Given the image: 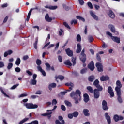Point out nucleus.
I'll use <instances>...</instances> for the list:
<instances>
[{
	"label": "nucleus",
	"mask_w": 124,
	"mask_h": 124,
	"mask_svg": "<svg viewBox=\"0 0 124 124\" xmlns=\"http://www.w3.org/2000/svg\"><path fill=\"white\" fill-rule=\"evenodd\" d=\"M70 95L71 97L75 100V103L76 104H78V103H79V101L81 100V98L82 97V93L79 89H78L75 92L73 91L72 92Z\"/></svg>",
	"instance_id": "1"
},
{
	"label": "nucleus",
	"mask_w": 124,
	"mask_h": 124,
	"mask_svg": "<svg viewBox=\"0 0 124 124\" xmlns=\"http://www.w3.org/2000/svg\"><path fill=\"white\" fill-rule=\"evenodd\" d=\"M24 106L26 107L27 109H36V108H38V105L37 104H33L30 103H25Z\"/></svg>",
	"instance_id": "2"
},
{
	"label": "nucleus",
	"mask_w": 124,
	"mask_h": 124,
	"mask_svg": "<svg viewBox=\"0 0 124 124\" xmlns=\"http://www.w3.org/2000/svg\"><path fill=\"white\" fill-rule=\"evenodd\" d=\"M86 59V55L85 54V49H83L80 55V60L83 63H85Z\"/></svg>",
	"instance_id": "3"
},
{
	"label": "nucleus",
	"mask_w": 124,
	"mask_h": 124,
	"mask_svg": "<svg viewBox=\"0 0 124 124\" xmlns=\"http://www.w3.org/2000/svg\"><path fill=\"white\" fill-rule=\"evenodd\" d=\"M117 86L115 87V91L117 92H121V88H122V84L120 80H117L116 82Z\"/></svg>",
	"instance_id": "4"
},
{
	"label": "nucleus",
	"mask_w": 124,
	"mask_h": 124,
	"mask_svg": "<svg viewBox=\"0 0 124 124\" xmlns=\"http://www.w3.org/2000/svg\"><path fill=\"white\" fill-rule=\"evenodd\" d=\"M45 65L46 66V69L47 71H50V70H52V71H55V68L54 67V66H52L51 67V65H50L49 63H46Z\"/></svg>",
	"instance_id": "5"
},
{
	"label": "nucleus",
	"mask_w": 124,
	"mask_h": 124,
	"mask_svg": "<svg viewBox=\"0 0 124 124\" xmlns=\"http://www.w3.org/2000/svg\"><path fill=\"white\" fill-rule=\"evenodd\" d=\"M96 67H97L99 72H102L103 71V66L101 63L97 62L96 63Z\"/></svg>",
	"instance_id": "6"
},
{
	"label": "nucleus",
	"mask_w": 124,
	"mask_h": 124,
	"mask_svg": "<svg viewBox=\"0 0 124 124\" xmlns=\"http://www.w3.org/2000/svg\"><path fill=\"white\" fill-rule=\"evenodd\" d=\"M94 63L93 61H92L88 65V68H89L91 71L94 70Z\"/></svg>",
	"instance_id": "7"
},
{
	"label": "nucleus",
	"mask_w": 124,
	"mask_h": 124,
	"mask_svg": "<svg viewBox=\"0 0 124 124\" xmlns=\"http://www.w3.org/2000/svg\"><path fill=\"white\" fill-rule=\"evenodd\" d=\"M102 105L103 110L104 111H107V110L109 109V108L107 106V102L105 100H103Z\"/></svg>",
	"instance_id": "8"
},
{
	"label": "nucleus",
	"mask_w": 124,
	"mask_h": 124,
	"mask_svg": "<svg viewBox=\"0 0 124 124\" xmlns=\"http://www.w3.org/2000/svg\"><path fill=\"white\" fill-rule=\"evenodd\" d=\"M93 93H94V97L95 99H97L99 98V96H100V93L99 91H97V89H95L93 90Z\"/></svg>",
	"instance_id": "9"
},
{
	"label": "nucleus",
	"mask_w": 124,
	"mask_h": 124,
	"mask_svg": "<svg viewBox=\"0 0 124 124\" xmlns=\"http://www.w3.org/2000/svg\"><path fill=\"white\" fill-rule=\"evenodd\" d=\"M108 93H109L110 97H114V96H115V93L113 92V88H112V87L109 86L108 87Z\"/></svg>",
	"instance_id": "10"
},
{
	"label": "nucleus",
	"mask_w": 124,
	"mask_h": 124,
	"mask_svg": "<svg viewBox=\"0 0 124 124\" xmlns=\"http://www.w3.org/2000/svg\"><path fill=\"white\" fill-rule=\"evenodd\" d=\"M66 54L69 57H72L73 56V51L70 50V48H68L65 50Z\"/></svg>",
	"instance_id": "11"
},
{
	"label": "nucleus",
	"mask_w": 124,
	"mask_h": 124,
	"mask_svg": "<svg viewBox=\"0 0 124 124\" xmlns=\"http://www.w3.org/2000/svg\"><path fill=\"white\" fill-rule=\"evenodd\" d=\"M105 117L106 118V120H107V122L108 124H111V117L110 115L108 114V113H105Z\"/></svg>",
	"instance_id": "12"
},
{
	"label": "nucleus",
	"mask_w": 124,
	"mask_h": 124,
	"mask_svg": "<svg viewBox=\"0 0 124 124\" xmlns=\"http://www.w3.org/2000/svg\"><path fill=\"white\" fill-rule=\"evenodd\" d=\"M116 93L118 96L117 99H118V102L119 103H122L123 102V99H122V97H121V95H122V93L116 92Z\"/></svg>",
	"instance_id": "13"
},
{
	"label": "nucleus",
	"mask_w": 124,
	"mask_h": 124,
	"mask_svg": "<svg viewBox=\"0 0 124 124\" xmlns=\"http://www.w3.org/2000/svg\"><path fill=\"white\" fill-rule=\"evenodd\" d=\"M109 79H110V78H109L108 76H102V77H100V81H101V82L108 81Z\"/></svg>",
	"instance_id": "14"
},
{
	"label": "nucleus",
	"mask_w": 124,
	"mask_h": 124,
	"mask_svg": "<svg viewBox=\"0 0 124 124\" xmlns=\"http://www.w3.org/2000/svg\"><path fill=\"white\" fill-rule=\"evenodd\" d=\"M81 51H82V46L80 44H77V49L76 50V53L77 54H80L81 53Z\"/></svg>",
	"instance_id": "15"
},
{
	"label": "nucleus",
	"mask_w": 124,
	"mask_h": 124,
	"mask_svg": "<svg viewBox=\"0 0 124 124\" xmlns=\"http://www.w3.org/2000/svg\"><path fill=\"white\" fill-rule=\"evenodd\" d=\"M37 68L38 71L42 73V75L44 76H46V72H45V71L42 69V67H41V66H37Z\"/></svg>",
	"instance_id": "16"
},
{
	"label": "nucleus",
	"mask_w": 124,
	"mask_h": 124,
	"mask_svg": "<svg viewBox=\"0 0 124 124\" xmlns=\"http://www.w3.org/2000/svg\"><path fill=\"white\" fill-rule=\"evenodd\" d=\"M114 42H116V43H121V39L117 36H113L111 39Z\"/></svg>",
	"instance_id": "17"
},
{
	"label": "nucleus",
	"mask_w": 124,
	"mask_h": 124,
	"mask_svg": "<svg viewBox=\"0 0 124 124\" xmlns=\"http://www.w3.org/2000/svg\"><path fill=\"white\" fill-rule=\"evenodd\" d=\"M45 8L50 9V10H55V9H57V8H58V6L46 5V6H45Z\"/></svg>",
	"instance_id": "18"
},
{
	"label": "nucleus",
	"mask_w": 124,
	"mask_h": 124,
	"mask_svg": "<svg viewBox=\"0 0 124 124\" xmlns=\"http://www.w3.org/2000/svg\"><path fill=\"white\" fill-rule=\"evenodd\" d=\"M108 28L110 29L111 32L115 33L116 32V29L115 28V26L112 24H109L108 25Z\"/></svg>",
	"instance_id": "19"
},
{
	"label": "nucleus",
	"mask_w": 124,
	"mask_h": 124,
	"mask_svg": "<svg viewBox=\"0 0 124 124\" xmlns=\"http://www.w3.org/2000/svg\"><path fill=\"white\" fill-rule=\"evenodd\" d=\"M45 19L46 21V22H52V21L53 20V19L50 17V16H49V14H46V15Z\"/></svg>",
	"instance_id": "20"
},
{
	"label": "nucleus",
	"mask_w": 124,
	"mask_h": 124,
	"mask_svg": "<svg viewBox=\"0 0 124 124\" xmlns=\"http://www.w3.org/2000/svg\"><path fill=\"white\" fill-rule=\"evenodd\" d=\"M83 97H84V101L86 103H87V102H88L89 100H90V97H89V95H88V94L87 93H85L84 94Z\"/></svg>",
	"instance_id": "21"
},
{
	"label": "nucleus",
	"mask_w": 124,
	"mask_h": 124,
	"mask_svg": "<svg viewBox=\"0 0 124 124\" xmlns=\"http://www.w3.org/2000/svg\"><path fill=\"white\" fill-rule=\"evenodd\" d=\"M108 15L111 19H114V18H115V14H114V12L111 10H109Z\"/></svg>",
	"instance_id": "22"
},
{
	"label": "nucleus",
	"mask_w": 124,
	"mask_h": 124,
	"mask_svg": "<svg viewBox=\"0 0 124 124\" xmlns=\"http://www.w3.org/2000/svg\"><path fill=\"white\" fill-rule=\"evenodd\" d=\"M95 79V77L93 75L90 76L88 77V81L89 82H93Z\"/></svg>",
	"instance_id": "23"
},
{
	"label": "nucleus",
	"mask_w": 124,
	"mask_h": 124,
	"mask_svg": "<svg viewBox=\"0 0 124 124\" xmlns=\"http://www.w3.org/2000/svg\"><path fill=\"white\" fill-rule=\"evenodd\" d=\"M90 14L92 17H93V18L94 20H96V21H98V17L97 16L95 15L94 13H93V12H92L91 13H90Z\"/></svg>",
	"instance_id": "24"
},
{
	"label": "nucleus",
	"mask_w": 124,
	"mask_h": 124,
	"mask_svg": "<svg viewBox=\"0 0 124 124\" xmlns=\"http://www.w3.org/2000/svg\"><path fill=\"white\" fill-rule=\"evenodd\" d=\"M56 87H57V84L52 83L49 85L48 89L49 90H52V88H56Z\"/></svg>",
	"instance_id": "25"
},
{
	"label": "nucleus",
	"mask_w": 124,
	"mask_h": 124,
	"mask_svg": "<svg viewBox=\"0 0 124 124\" xmlns=\"http://www.w3.org/2000/svg\"><path fill=\"white\" fill-rule=\"evenodd\" d=\"M64 64L68 65V66H72V63L70 62V61L68 60L64 62Z\"/></svg>",
	"instance_id": "26"
},
{
	"label": "nucleus",
	"mask_w": 124,
	"mask_h": 124,
	"mask_svg": "<svg viewBox=\"0 0 124 124\" xmlns=\"http://www.w3.org/2000/svg\"><path fill=\"white\" fill-rule=\"evenodd\" d=\"M35 40V42L33 44V46L34 49L36 50L37 49V43H38V38H36Z\"/></svg>",
	"instance_id": "27"
},
{
	"label": "nucleus",
	"mask_w": 124,
	"mask_h": 124,
	"mask_svg": "<svg viewBox=\"0 0 124 124\" xmlns=\"http://www.w3.org/2000/svg\"><path fill=\"white\" fill-rule=\"evenodd\" d=\"M96 88H97V91L98 92H101L102 90H103V88H102V86H100V84H98V85L95 86Z\"/></svg>",
	"instance_id": "28"
},
{
	"label": "nucleus",
	"mask_w": 124,
	"mask_h": 124,
	"mask_svg": "<svg viewBox=\"0 0 124 124\" xmlns=\"http://www.w3.org/2000/svg\"><path fill=\"white\" fill-rule=\"evenodd\" d=\"M56 79H59L60 81H62L64 79V76L62 75H59L58 76L56 77Z\"/></svg>",
	"instance_id": "29"
},
{
	"label": "nucleus",
	"mask_w": 124,
	"mask_h": 124,
	"mask_svg": "<svg viewBox=\"0 0 124 124\" xmlns=\"http://www.w3.org/2000/svg\"><path fill=\"white\" fill-rule=\"evenodd\" d=\"M20 63H21V59H20V58H17L16 61V64L18 66H19Z\"/></svg>",
	"instance_id": "30"
},
{
	"label": "nucleus",
	"mask_w": 124,
	"mask_h": 124,
	"mask_svg": "<svg viewBox=\"0 0 124 124\" xmlns=\"http://www.w3.org/2000/svg\"><path fill=\"white\" fill-rule=\"evenodd\" d=\"M87 90H88V91L91 93H93V87H92V86H88L87 87Z\"/></svg>",
	"instance_id": "31"
},
{
	"label": "nucleus",
	"mask_w": 124,
	"mask_h": 124,
	"mask_svg": "<svg viewBox=\"0 0 124 124\" xmlns=\"http://www.w3.org/2000/svg\"><path fill=\"white\" fill-rule=\"evenodd\" d=\"M37 81L36 79H31L30 81V85H36Z\"/></svg>",
	"instance_id": "32"
},
{
	"label": "nucleus",
	"mask_w": 124,
	"mask_h": 124,
	"mask_svg": "<svg viewBox=\"0 0 124 124\" xmlns=\"http://www.w3.org/2000/svg\"><path fill=\"white\" fill-rule=\"evenodd\" d=\"M36 63L38 65L37 66H41L40 65L42 63V61H41L39 59H37L36 61Z\"/></svg>",
	"instance_id": "33"
},
{
	"label": "nucleus",
	"mask_w": 124,
	"mask_h": 124,
	"mask_svg": "<svg viewBox=\"0 0 124 124\" xmlns=\"http://www.w3.org/2000/svg\"><path fill=\"white\" fill-rule=\"evenodd\" d=\"M27 121H29V118H25L21 120L18 124H23L24 123H26Z\"/></svg>",
	"instance_id": "34"
},
{
	"label": "nucleus",
	"mask_w": 124,
	"mask_h": 124,
	"mask_svg": "<svg viewBox=\"0 0 124 124\" xmlns=\"http://www.w3.org/2000/svg\"><path fill=\"white\" fill-rule=\"evenodd\" d=\"M77 19L78 20H79L80 21H82V22H85V18L82 17V16H76Z\"/></svg>",
	"instance_id": "35"
},
{
	"label": "nucleus",
	"mask_w": 124,
	"mask_h": 124,
	"mask_svg": "<svg viewBox=\"0 0 124 124\" xmlns=\"http://www.w3.org/2000/svg\"><path fill=\"white\" fill-rule=\"evenodd\" d=\"M83 113L85 115V116H90V113H89V110L88 109H84L83 110Z\"/></svg>",
	"instance_id": "36"
},
{
	"label": "nucleus",
	"mask_w": 124,
	"mask_h": 124,
	"mask_svg": "<svg viewBox=\"0 0 124 124\" xmlns=\"http://www.w3.org/2000/svg\"><path fill=\"white\" fill-rule=\"evenodd\" d=\"M65 104L67 106H68L69 107H71L72 106V104H71V103L68 101L65 100L64 101Z\"/></svg>",
	"instance_id": "37"
},
{
	"label": "nucleus",
	"mask_w": 124,
	"mask_h": 124,
	"mask_svg": "<svg viewBox=\"0 0 124 124\" xmlns=\"http://www.w3.org/2000/svg\"><path fill=\"white\" fill-rule=\"evenodd\" d=\"M0 92H1L2 93H3V94H4L5 96H6V97H9V96L7 95L5 93H4V91H3V89L2 87L0 88Z\"/></svg>",
	"instance_id": "38"
},
{
	"label": "nucleus",
	"mask_w": 124,
	"mask_h": 124,
	"mask_svg": "<svg viewBox=\"0 0 124 124\" xmlns=\"http://www.w3.org/2000/svg\"><path fill=\"white\" fill-rule=\"evenodd\" d=\"M93 85L94 86V87L99 85V80H98V79L95 80V81L93 82Z\"/></svg>",
	"instance_id": "39"
},
{
	"label": "nucleus",
	"mask_w": 124,
	"mask_h": 124,
	"mask_svg": "<svg viewBox=\"0 0 124 124\" xmlns=\"http://www.w3.org/2000/svg\"><path fill=\"white\" fill-rule=\"evenodd\" d=\"M87 71H88V69H87V68H85L80 70V73L81 74H84V73H86Z\"/></svg>",
	"instance_id": "40"
},
{
	"label": "nucleus",
	"mask_w": 124,
	"mask_h": 124,
	"mask_svg": "<svg viewBox=\"0 0 124 124\" xmlns=\"http://www.w3.org/2000/svg\"><path fill=\"white\" fill-rule=\"evenodd\" d=\"M72 114L73 117H74V118H76V117H78V116H79V112L77 111H75Z\"/></svg>",
	"instance_id": "41"
},
{
	"label": "nucleus",
	"mask_w": 124,
	"mask_h": 124,
	"mask_svg": "<svg viewBox=\"0 0 124 124\" xmlns=\"http://www.w3.org/2000/svg\"><path fill=\"white\" fill-rule=\"evenodd\" d=\"M113 119H114V120L115 121V122H119V116H118V115H114Z\"/></svg>",
	"instance_id": "42"
},
{
	"label": "nucleus",
	"mask_w": 124,
	"mask_h": 124,
	"mask_svg": "<svg viewBox=\"0 0 124 124\" xmlns=\"http://www.w3.org/2000/svg\"><path fill=\"white\" fill-rule=\"evenodd\" d=\"M88 40L89 42L92 43L93 41V40H94V39L92 36H90L88 37Z\"/></svg>",
	"instance_id": "43"
},
{
	"label": "nucleus",
	"mask_w": 124,
	"mask_h": 124,
	"mask_svg": "<svg viewBox=\"0 0 124 124\" xmlns=\"http://www.w3.org/2000/svg\"><path fill=\"white\" fill-rule=\"evenodd\" d=\"M72 62H73V65H75L76 64V58L74 57L72 58Z\"/></svg>",
	"instance_id": "44"
},
{
	"label": "nucleus",
	"mask_w": 124,
	"mask_h": 124,
	"mask_svg": "<svg viewBox=\"0 0 124 124\" xmlns=\"http://www.w3.org/2000/svg\"><path fill=\"white\" fill-rule=\"evenodd\" d=\"M81 40L82 39L81 38V35H80V34H78L77 36V41H78V42H81Z\"/></svg>",
	"instance_id": "45"
},
{
	"label": "nucleus",
	"mask_w": 124,
	"mask_h": 124,
	"mask_svg": "<svg viewBox=\"0 0 124 124\" xmlns=\"http://www.w3.org/2000/svg\"><path fill=\"white\" fill-rule=\"evenodd\" d=\"M12 66H13V64L12 63H9L7 66V69H11Z\"/></svg>",
	"instance_id": "46"
},
{
	"label": "nucleus",
	"mask_w": 124,
	"mask_h": 124,
	"mask_svg": "<svg viewBox=\"0 0 124 124\" xmlns=\"http://www.w3.org/2000/svg\"><path fill=\"white\" fill-rule=\"evenodd\" d=\"M51 114H52V112H47V113H44L42 114V116H44V117H46V116H50L51 115Z\"/></svg>",
	"instance_id": "47"
},
{
	"label": "nucleus",
	"mask_w": 124,
	"mask_h": 124,
	"mask_svg": "<svg viewBox=\"0 0 124 124\" xmlns=\"http://www.w3.org/2000/svg\"><path fill=\"white\" fill-rule=\"evenodd\" d=\"M63 25L65 26V27H66V28H67V29H69V30L71 29L67 23L63 22Z\"/></svg>",
	"instance_id": "48"
},
{
	"label": "nucleus",
	"mask_w": 124,
	"mask_h": 124,
	"mask_svg": "<svg viewBox=\"0 0 124 124\" xmlns=\"http://www.w3.org/2000/svg\"><path fill=\"white\" fill-rule=\"evenodd\" d=\"M96 59L98 62H101V58L99 56V54H96Z\"/></svg>",
	"instance_id": "49"
},
{
	"label": "nucleus",
	"mask_w": 124,
	"mask_h": 124,
	"mask_svg": "<svg viewBox=\"0 0 124 124\" xmlns=\"http://www.w3.org/2000/svg\"><path fill=\"white\" fill-rule=\"evenodd\" d=\"M73 24H74V25H76V24H77V20H72V21H71V25H73Z\"/></svg>",
	"instance_id": "50"
},
{
	"label": "nucleus",
	"mask_w": 124,
	"mask_h": 124,
	"mask_svg": "<svg viewBox=\"0 0 124 124\" xmlns=\"http://www.w3.org/2000/svg\"><path fill=\"white\" fill-rule=\"evenodd\" d=\"M87 5L90 9H93V4L91 2H88Z\"/></svg>",
	"instance_id": "51"
},
{
	"label": "nucleus",
	"mask_w": 124,
	"mask_h": 124,
	"mask_svg": "<svg viewBox=\"0 0 124 124\" xmlns=\"http://www.w3.org/2000/svg\"><path fill=\"white\" fill-rule=\"evenodd\" d=\"M26 96H28V94H27V93H23V94H21L19 95L18 97L19 98H20L21 97H25Z\"/></svg>",
	"instance_id": "52"
},
{
	"label": "nucleus",
	"mask_w": 124,
	"mask_h": 124,
	"mask_svg": "<svg viewBox=\"0 0 124 124\" xmlns=\"http://www.w3.org/2000/svg\"><path fill=\"white\" fill-rule=\"evenodd\" d=\"M63 8H65V10H66L67 11H68V10L70 9V7L66 6V5L65 4L63 5Z\"/></svg>",
	"instance_id": "53"
},
{
	"label": "nucleus",
	"mask_w": 124,
	"mask_h": 124,
	"mask_svg": "<svg viewBox=\"0 0 124 124\" xmlns=\"http://www.w3.org/2000/svg\"><path fill=\"white\" fill-rule=\"evenodd\" d=\"M61 109L62 111H64V112H65V111H66V108H65V106L63 105H61Z\"/></svg>",
	"instance_id": "54"
},
{
	"label": "nucleus",
	"mask_w": 124,
	"mask_h": 124,
	"mask_svg": "<svg viewBox=\"0 0 124 124\" xmlns=\"http://www.w3.org/2000/svg\"><path fill=\"white\" fill-rule=\"evenodd\" d=\"M57 103H58V101H57V100H56V99H53L52 101V105H56Z\"/></svg>",
	"instance_id": "55"
},
{
	"label": "nucleus",
	"mask_w": 124,
	"mask_h": 124,
	"mask_svg": "<svg viewBox=\"0 0 124 124\" xmlns=\"http://www.w3.org/2000/svg\"><path fill=\"white\" fill-rule=\"evenodd\" d=\"M72 74H73V75H75V76H79V73H78V72H77V71H73Z\"/></svg>",
	"instance_id": "56"
},
{
	"label": "nucleus",
	"mask_w": 124,
	"mask_h": 124,
	"mask_svg": "<svg viewBox=\"0 0 124 124\" xmlns=\"http://www.w3.org/2000/svg\"><path fill=\"white\" fill-rule=\"evenodd\" d=\"M18 86H19V84H17L16 85H13L11 88V90H15V89H16V88H17L18 87Z\"/></svg>",
	"instance_id": "57"
},
{
	"label": "nucleus",
	"mask_w": 124,
	"mask_h": 124,
	"mask_svg": "<svg viewBox=\"0 0 124 124\" xmlns=\"http://www.w3.org/2000/svg\"><path fill=\"white\" fill-rule=\"evenodd\" d=\"M32 9H33V10H37L38 12H40V8H38V7L36 6L35 8H32Z\"/></svg>",
	"instance_id": "58"
},
{
	"label": "nucleus",
	"mask_w": 124,
	"mask_h": 124,
	"mask_svg": "<svg viewBox=\"0 0 124 124\" xmlns=\"http://www.w3.org/2000/svg\"><path fill=\"white\" fill-rule=\"evenodd\" d=\"M65 86H67V87H73V83H66L65 84Z\"/></svg>",
	"instance_id": "59"
},
{
	"label": "nucleus",
	"mask_w": 124,
	"mask_h": 124,
	"mask_svg": "<svg viewBox=\"0 0 124 124\" xmlns=\"http://www.w3.org/2000/svg\"><path fill=\"white\" fill-rule=\"evenodd\" d=\"M107 34L109 36H110L112 39V38H113V34H112V33H111V32H109V31H107Z\"/></svg>",
	"instance_id": "60"
},
{
	"label": "nucleus",
	"mask_w": 124,
	"mask_h": 124,
	"mask_svg": "<svg viewBox=\"0 0 124 124\" xmlns=\"http://www.w3.org/2000/svg\"><path fill=\"white\" fill-rule=\"evenodd\" d=\"M58 59L60 62H62V57L61 55L58 56Z\"/></svg>",
	"instance_id": "61"
},
{
	"label": "nucleus",
	"mask_w": 124,
	"mask_h": 124,
	"mask_svg": "<svg viewBox=\"0 0 124 124\" xmlns=\"http://www.w3.org/2000/svg\"><path fill=\"white\" fill-rule=\"evenodd\" d=\"M8 16H7L4 19L3 23H6L7 22V20H8Z\"/></svg>",
	"instance_id": "62"
},
{
	"label": "nucleus",
	"mask_w": 124,
	"mask_h": 124,
	"mask_svg": "<svg viewBox=\"0 0 124 124\" xmlns=\"http://www.w3.org/2000/svg\"><path fill=\"white\" fill-rule=\"evenodd\" d=\"M31 124H38V121L34 120L31 122Z\"/></svg>",
	"instance_id": "63"
},
{
	"label": "nucleus",
	"mask_w": 124,
	"mask_h": 124,
	"mask_svg": "<svg viewBox=\"0 0 124 124\" xmlns=\"http://www.w3.org/2000/svg\"><path fill=\"white\" fill-rule=\"evenodd\" d=\"M15 71L16 72H20L21 71V69L19 67H16L15 68Z\"/></svg>",
	"instance_id": "64"
}]
</instances>
